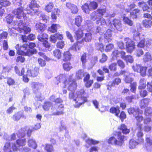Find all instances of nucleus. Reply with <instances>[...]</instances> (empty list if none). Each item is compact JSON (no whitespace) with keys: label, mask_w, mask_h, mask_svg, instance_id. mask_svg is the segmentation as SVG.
<instances>
[{"label":"nucleus","mask_w":152,"mask_h":152,"mask_svg":"<svg viewBox=\"0 0 152 152\" xmlns=\"http://www.w3.org/2000/svg\"><path fill=\"white\" fill-rule=\"evenodd\" d=\"M72 75H69L67 78L65 75H60L57 77V80L59 83L63 81L64 88H67L69 91H74L76 89L77 86L76 80L73 78Z\"/></svg>","instance_id":"obj_1"},{"label":"nucleus","mask_w":152,"mask_h":152,"mask_svg":"<svg viewBox=\"0 0 152 152\" xmlns=\"http://www.w3.org/2000/svg\"><path fill=\"white\" fill-rule=\"evenodd\" d=\"M127 112L129 115H133L136 119L137 122L136 129L139 130H142V124L140 122L144 119L142 115L143 111L138 107H131L127 109Z\"/></svg>","instance_id":"obj_2"},{"label":"nucleus","mask_w":152,"mask_h":152,"mask_svg":"<svg viewBox=\"0 0 152 152\" xmlns=\"http://www.w3.org/2000/svg\"><path fill=\"white\" fill-rule=\"evenodd\" d=\"M115 133L117 134V139L114 136H111L107 140V142L109 144L121 147L124 144L126 140V137L122 135L120 132L116 131Z\"/></svg>","instance_id":"obj_3"},{"label":"nucleus","mask_w":152,"mask_h":152,"mask_svg":"<svg viewBox=\"0 0 152 152\" xmlns=\"http://www.w3.org/2000/svg\"><path fill=\"white\" fill-rule=\"evenodd\" d=\"M98 4L96 1H91L89 3H86L81 7L82 10L85 13L89 14L90 11L95 10L98 7Z\"/></svg>","instance_id":"obj_4"},{"label":"nucleus","mask_w":152,"mask_h":152,"mask_svg":"<svg viewBox=\"0 0 152 152\" xmlns=\"http://www.w3.org/2000/svg\"><path fill=\"white\" fill-rule=\"evenodd\" d=\"M28 7L29 9L25 10L27 11V14L33 15L39 12V8L40 6L36 0H31L28 5Z\"/></svg>","instance_id":"obj_5"},{"label":"nucleus","mask_w":152,"mask_h":152,"mask_svg":"<svg viewBox=\"0 0 152 152\" xmlns=\"http://www.w3.org/2000/svg\"><path fill=\"white\" fill-rule=\"evenodd\" d=\"M19 147V139L16 140V142L14 143L11 146L10 143H6L4 147V150L5 152H12L17 151Z\"/></svg>","instance_id":"obj_6"},{"label":"nucleus","mask_w":152,"mask_h":152,"mask_svg":"<svg viewBox=\"0 0 152 152\" xmlns=\"http://www.w3.org/2000/svg\"><path fill=\"white\" fill-rule=\"evenodd\" d=\"M124 40L125 42L126 52L128 53H132L135 48L134 42L129 37L125 38Z\"/></svg>","instance_id":"obj_7"},{"label":"nucleus","mask_w":152,"mask_h":152,"mask_svg":"<svg viewBox=\"0 0 152 152\" xmlns=\"http://www.w3.org/2000/svg\"><path fill=\"white\" fill-rule=\"evenodd\" d=\"M91 19L94 21L97 20L96 23L97 24L100 23L101 25H102L106 24L104 19L100 18L96 11L93 12L90 15Z\"/></svg>","instance_id":"obj_8"},{"label":"nucleus","mask_w":152,"mask_h":152,"mask_svg":"<svg viewBox=\"0 0 152 152\" xmlns=\"http://www.w3.org/2000/svg\"><path fill=\"white\" fill-rule=\"evenodd\" d=\"M13 15L11 14H9L6 16V19L7 22L10 23L12 22L13 18L19 19V8L14 10L12 12Z\"/></svg>","instance_id":"obj_9"},{"label":"nucleus","mask_w":152,"mask_h":152,"mask_svg":"<svg viewBox=\"0 0 152 152\" xmlns=\"http://www.w3.org/2000/svg\"><path fill=\"white\" fill-rule=\"evenodd\" d=\"M121 82L120 78L118 77L115 78L112 81H110L107 85V90L111 91L112 87H114L115 85H118Z\"/></svg>","instance_id":"obj_10"},{"label":"nucleus","mask_w":152,"mask_h":152,"mask_svg":"<svg viewBox=\"0 0 152 152\" xmlns=\"http://www.w3.org/2000/svg\"><path fill=\"white\" fill-rule=\"evenodd\" d=\"M134 69L135 71L139 72L140 75L142 77H144L146 75L147 67L146 66L138 65Z\"/></svg>","instance_id":"obj_11"},{"label":"nucleus","mask_w":152,"mask_h":152,"mask_svg":"<svg viewBox=\"0 0 152 152\" xmlns=\"http://www.w3.org/2000/svg\"><path fill=\"white\" fill-rule=\"evenodd\" d=\"M50 41L53 43H55L57 40H62L64 39L62 34L59 33H56L55 34L51 35L50 37Z\"/></svg>","instance_id":"obj_12"},{"label":"nucleus","mask_w":152,"mask_h":152,"mask_svg":"<svg viewBox=\"0 0 152 152\" xmlns=\"http://www.w3.org/2000/svg\"><path fill=\"white\" fill-rule=\"evenodd\" d=\"M91 75L89 74H87L84 77L83 81L84 83L85 86L87 88L91 87L94 83L93 80H90Z\"/></svg>","instance_id":"obj_13"},{"label":"nucleus","mask_w":152,"mask_h":152,"mask_svg":"<svg viewBox=\"0 0 152 152\" xmlns=\"http://www.w3.org/2000/svg\"><path fill=\"white\" fill-rule=\"evenodd\" d=\"M25 129H21L20 133V147L24 146L26 144V139L24 138L26 135Z\"/></svg>","instance_id":"obj_14"},{"label":"nucleus","mask_w":152,"mask_h":152,"mask_svg":"<svg viewBox=\"0 0 152 152\" xmlns=\"http://www.w3.org/2000/svg\"><path fill=\"white\" fill-rule=\"evenodd\" d=\"M39 68L35 67L32 70L28 69L27 71V75L31 77H35L39 74Z\"/></svg>","instance_id":"obj_15"},{"label":"nucleus","mask_w":152,"mask_h":152,"mask_svg":"<svg viewBox=\"0 0 152 152\" xmlns=\"http://www.w3.org/2000/svg\"><path fill=\"white\" fill-rule=\"evenodd\" d=\"M47 25L40 22H37L35 25L36 30L39 33H42L47 28Z\"/></svg>","instance_id":"obj_16"},{"label":"nucleus","mask_w":152,"mask_h":152,"mask_svg":"<svg viewBox=\"0 0 152 152\" xmlns=\"http://www.w3.org/2000/svg\"><path fill=\"white\" fill-rule=\"evenodd\" d=\"M66 5L70 10L72 13L75 14L78 12V9L75 5L69 2H67L66 3Z\"/></svg>","instance_id":"obj_17"},{"label":"nucleus","mask_w":152,"mask_h":152,"mask_svg":"<svg viewBox=\"0 0 152 152\" xmlns=\"http://www.w3.org/2000/svg\"><path fill=\"white\" fill-rule=\"evenodd\" d=\"M64 104H61L59 105L56 110V112L52 114L53 115H60L64 114Z\"/></svg>","instance_id":"obj_18"},{"label":"nucleus","mask_w":152,"mask_h":152,"mask_svg":"<svg viewBox=\"0 0 152 152\" xmlns=\"http://www.w3.org/2000/svg\"><path fill=\"white\" fill-rule=\"evenodd\" d=\"M134 75L132 73H129L127 75H124V81L126 83H132L134 80Z\"/></svg>","instance_id":"obj_19"},{"label":"nucleus","mask_w":152,"mask_h":152,"mask_svg":"<svg viewBox=\"0 0 152 152\" xmlns=\"http://www.w3.org/2000/svg\"><path fill=\"white\" fill-rule=\"evenodd\" d=\"M87 74H89L87 72H85L82 69H79L76 72L75 77L78 80L82 79L83 77H84Z\"/></svg>","instance_id":"obj_20"},{"label":"nucleus","mask_w":152,"mask_h":152,"mask_svg":"<svg viewBox=\"0 0 152 152\" xmlns=\"http://www.w3.org/2000/svg\"><path fill=\"white\" fill-rule=\"evenodd\" d=\"M75 37L77 40H78L82 38L84 35L83 30L81 28H79L75 33Z\"/></svg>","instance_id":"obj_21"},{"label":"nucleus","mask_w":152,"mask_h":152,"mask_svg":"<svg viewBox=\"0 0 152 152\" xmlns=\"http://www.w3.org/2000/svg\"><path fill=\"white\" fill-rule=\"evenodd\" d=\"M59 28H60V26L58 24L53 23L48 28V31L53 33H56Z\"/></svg>","instance_id":"obj_22"},{"label":"nucleus","mask_w":152,"mask_h":152,"mask_svg":"<svg viewBox=\"0 0 152 152\" xmlns=\"http://www.w3.org/2000/svg\"><path fill=\"white\" fill-rule=\"evenodd\" d=\"M61 13V11L58 8H55L52 12L51 14V17L52 19L54 21H56L57 16H59Z\"/></svg>","instance_id":"obj_23"},{"label":"nucleus","mask_w":152,"mask_h":152,"mask_svg":"<svg viewBox=\"0 0 152 152\" xmlns=\"http://www.w3.org/2000/svg\"><path fill=\"white\" fill-rule=\"evenodd\" d=\"M118 129L121 131L122 133L125 134H128L130 132V130L128 129L124 124H121L118 128Z\"/></svg>","instance_id":"obj_24"},{"label":"nucleus","mask_w":152,"mask_h":152,"mask_svg":"<svg viewBox=\"0 0 152 152\" xmlns=\"http://www.w3.org/2000/svg\"><path fill=\"white\" fill-rule=\"evenodd\" d=\"M150 99L148 98H144L141 99L140 102V106L141 109H143L148 104Z\"/></svg>","instance_id":"obj_25"},{"label":"nucleus","mask_w":152,"mask_h":152,"mask_svg":"<svg viewBox=\"0 0 152 152\" xmlns=\"http://www.w3.org/2000/svg\"><path fill=\"white\" fill-rule=\"evenodd\" d=\"M110 112L114 114L116 116H118V115L120 113V109L119 107L117 106L116 107H112L109 110Z\"/></svg>","instance_id":"obj_26"},{"label":"nucleus","mask_w":152,"mask_h":152,"mask_svg":"<svg viewBox=\"0 0 152 152\" xmlns=\"http://www.w3.org/2000/svg\"><path fill=\"white\" fill-rule=\"evenodd\" d=\"M82 41H79L78 40L74 43L70 47L71 50H74L75 51L77 50H79L80 49L81 46L80 45V44H81Z\"/></svg>","instance_id":"obj_27"},{"label":"nucleus","mask_w":152,"mask_h":152,"mask_svg":"<svg viewBox=\"0 0 152 152\" xmlns=\"http://www.w3.org/2000/svg\"><path fill=\"white\" fill-rule=\"evenodd\" d=\"M102 70L99 69L97 70V72L100 75L103 76L104 73H109V71L106 66H104L102 67Z\"/></svg>","instance_id":"obj_28"},{"label":"nucleus","mask_w":152,"mask_h":152,"mask_svg":"<svg viewBox=\"0 0 152 152\" xmlns=\"http://www.w3.org/2000/svg\"><path fill=\"white\" fill-rule=\"evenodd\" d=\"M82 17L80 15L77 16L75 18V24L78 27H80L83 21Z\"/></svg>","instance_id":"obj_29"},{"label":"nucleus","mask_w":152,"mask_h":152,"mask_svg":"<svg viewBox=\"0 0 152 152\" xmlns=\"http://www.w3.org/2000/svg\"><path fill=\"white\" fill-rule=\"evenodd\" d=\"M72 55L69 51H65L63 54V60L64 61H69L71 59Z\"/></svg>","instance_id":"obj_30"},{"label":"nucleus","mask_w":152,"mask_h":152,"mask_svg":"<svg viewBox=\"0 0 152 152\" xmlns=\"http://www.w3.org/2000/svg\"><path fill=\"white\" fill-rule=\"evenodd\" d=\"M48 34L45 33H42L41 34L38 35L37 36V39L41 42L48 39Z\"/></svg>","instance_id":"obj_31"},{"label":"nucleus","mask_w":152,"mask_h":152,"mask_svg":"<svg viewBox=\"0 0 152 152\" xmlns=\"http://www.w3.org/2000/svg\"><path fill=\"white\" fill-rule=\"evenodd\" d=\"M54 7V5L53 2L49 3L45 6L44 9L48 12H52Z\"/></svg>","instance_id":"obj_32"},{"label":"nucleus","mask_w":152,"mask_h":152,"mask_svg":"<svg viewBox=\"0 0 152 152\" xmlns=\"http://www.w3.org/2000/svg\"><path fill=\"white\" fill-rule=\"evenodd\" d=\"M56 96L54 95H52L49 98V100L52 101L54 99L53 102L56 104H61L63 102V100L60 98H57L55 99Z\"/></svg>","instance_id":"obj_33"},{"label":"nucleus","mask_w":152,"mask_h":152,"mask_svg":"<svg viewBox=\"0 0 152 152\" xmlns=\"http://www.w3.org/2000/svg\"><path fill=\"white\" fill-rule=\"evenodd\" d=\"M146 86V82L144 78L141 79L140 80V85L138 86L139 90L145 89Z\"/></svg>","instance_id":"obj_34"},{"label":"nucleus","mask_w":152,"mask_h":152,"mask_svg":"<svg viewBox=\"0 0 152 152\" xmlns=\"http://www.w3.org/2000/svg\"><path fill=\"white\" fill-rule=\"evenodd\" d=\"M152 24V21L150 20L145 19L142 21V24L146 28H150Z\"/></svg>","instance_id":"obj_35"},{"label":"nucleus","mask_w":152,"mask_h":152,"mask_svg":"<svg viewBox=\"0 0 152 152\" xmlns=\"http://www.w3.org/2000/svg\"><path fill=\"white\" fill-rule=\"evenodd\" d=\"M152 58L150 53L149 52H146L143 58V60L144 62H149L152 60Z\"/></svg>","instance_id":"obj_36"},{"label":"nucleus","mask_w":152,"mask_h":152,"mask_svg":"<svg viewBox=\"0 0 152 152\" xmlns=\"http://www.w3.org/2000/svg\"><path fill=\"white\" fill-rule=\"evenodd\" d=\"M96 11L100 17L102 18V17L107 13V10L106 8H99L97 9Z\"/></svg>","instance_id":"obj_37"},{"label":"nucleus","mask_w":152,"mask_h":152,"mask_svg":"<svg viewBox=\"0 0 152 152\" xmlns=\"http://www.w3.org/2000/svg\"><path fill=\"white\" fill-rule=\"evenodd\" d=\"M140 12V10L138 9H134L130 13V15L133 19H136L137 17V14Z\"/></svg>","instance_id":"obj_38"},{"label":"nucleus","mask_w":152,"mask_h":152,"mask_svg":"<svg viewBox=\"0 0 152 152\" xmlns=\"http://www.w3.org/2000/svg\"><path fill=\"white\" fill-rule=\"evenodd\" d=\"M28 46L27 44H24L20 47V55L23 56L25 54V53L27 50Z\"/></svg>","instance_id":"obj_39"},{"label":"nucleus","mask_w":152,"mask_h":152,"mask_svg":"<svg viewBox=\"0 0 152 152\" xmlns=\"http://www.w3.org/2000/svg\"><path fill=\"white\" fill-rule=\"evenodd\" d=\"M92 39V34L91 32H88L85 34V37L82 39V41L84 40L86 42H89L91 41Z\"/></svg>","instance_id":"obj_40"},{"label":"nucleus","mask_w":152,"mask_h":152,"mask_svg":"<svg viewBox=\"0 0 152 152\" xmlns=\"http://www.w3.org/2000/svg\"><path fill=\"white\" fill-rule=\"evenodd\" d=\"M28 146L33 149H36L37 147V144L35 140L33 139H30L28 140Z\"/></svg>","instance_id":"obj_41"},{"label":"nucleus","mask_w":152,"mask_h":152,"mask_svg":"<svg viewBox=\"0 0 152 152\" xmlns=\"http://www.w3.org/2000/svg\"><path fill=\"white\" fill-rule=\"evenodd\" d=\"M22 4L20 2V18L21 19L22 18L24 20L26 19L27 16L26 13L23 12V8L21 6Z\"/></svg>","instance_id":"obj_42"},{"label":"nucleus","mask_w":152,"mask_h":152,"mask_svg":"<svg viewBox=\"0 0 152 152\" xmlns=\"http://www.w3.org/2000/svg\"><path fill=\"white\" fill-rule=\"evenodd\" d=\"M113 24L117 29L120 28L121 26V21L118 19H114L113 21Z\"/></svg>","instance_id":"obj_43"},{"label":"nucleus","mask_w":152,"mask_h":152,"mask_svg":"<svg viewBox=\"0 0 152 152\" xmlns=\"http://www.w3.org/2000/svg\"><path fill=\"white\" fill-rule=\"evenodd\" d=\"M54 56L57 59H60L61 58V51L60 50L56 49L53 51Z\"/></svg>","instance_id":"obj_44"},{"label":"nucleus","mask_w":152,"mask_h":152,"mask_svg":"<svg viewBox=\"0 0 152 152\" xmlns=\"http://www.w3.org/2000/svg\"><path fill=\"white\" fill-rule=\"evenodd\" d=\"M63 69L66 71H69L72 68L70 62H66L63 64Z\"/></svg>","instance_id":"obj_45"},{"label":"nucleus","mask_w":152,"mask_h":152,"mask_svg":"<svg viewBox=\"0 0 152 152\" xmlns=\"http://www.w3.org/2000/svg\"><path fill=\"white\" fill-rule=\"evenodd\" d=\"M80 60L82 63L83 66H85L86 64L87 61V54L86 53H84L81 56Z\"/></svg>","instance_id":"obj_46"},{"label":"nucleus","mask_w":152,"mask_h":152,"mask_svg":"<svg viewBox=\"0 0 152 152\" xmlns=\"http://www.w3.org/2000/svg\"><path fill=\"white\" fill-rule=\"evenodd\" d=\"M108 68L110 71L115 72L117 70V63L115 62L111 63L109 65Z\"/></svg>","instance_id":"obj_47"},{"label":"nucleus","mask_w":152,"mask_h":152,"mask_svg":"<svg viewBox=\"0 0 152 152\" xmlns=\"http://www.w3.org/2000/svg\"><path fill=\"white\" fill-rule=\"evenodd\" d=\"M80 98L83 101L82 102H80L79 103H78L77 102V104L74 105V107L75 108H79L82 104L88 102L87 97L81 96L80 97Z\"/></svg>","instance_id":"obj_48"},{"label":"nucleus","mask_w":152,"mask_h":152,"mask_svg":"<svg viewBox=\"0 0 152 152\" xmlns=\"http://www.w3.org/2000/svg\"><path fill=\"white\" fill-rule=\"evenodd\" d=\"M136 135L137 137L138 138V141H139V143L143 142L144 140L142 137L143 135V134L142 130H139V131L137 132Z\"/></svg>","instance_id":"obj_49"},{"label":"nucleus","mask_w":152,"mask_h":152,"mask_svg":"<svg viewBox=\"0 0 152 152\" xmlns=\"http://www.w3.org/2000/svg\"><path fill=\"white\" fill-rule=\"evenodd\" d=\"M140 143H139L138 141V142H137L134 140L133 139H131L129 142V147L131 149L134 148L137 145Z\"/></svg>","instance_id":"obj_50"},{"label":"nucleus","mask_w":152,"mask_h":152,"mask_svg":"<svg viewBox=\"0 0 152 152\" xmlns=\"http://www.w3.org/2000/svg\"><path fill=\"white\" fill-rule=\"evenodd\" d=\"M52 102L49 101H46L44 102L43 106V108L45 110L47 111L49 109L50 107L52 106Z\"/></svg>","instance_id":"obj_51"},{"label":"nucleus","mask_w":152,"mask_h":152,"mask_svg":"<svg viewBox=\"0 0 152 152\" xmlns=\"http://www.w3.org/2000/svg\"><path fill=\"white\" fill-rule=\"evenodd\" d=\"M142 36L144 37L141 39L140 42L138 43L137 46L138 47L143 48L145 46V39L144 37V35H143Z\"/></svg>","instance_id":"obj_52"},{"label":"nucleus","mask_w":152,"mask_h":152,"mask_svg":"<svg viewBox=\"0 0 152 152\" xmlns=\"http://www.w3.org/2000/svg\"><path fill=\"white\" fill-rule=\"evenodd\" d=\"M116 117L119 118L121 120L122 122H123L124 119H125L126 118V115L124 111H120V113L118 115V116Z\"/></svg>","instance_id":"obj_53"},{"label":"nucleus","mask_w":152,"mask_h":152,"mask_svg":"<svg viewBox=\"0 0 152 152\" xmlns=\"http://www.w3.org/2000/svg\"><path fill=\"white\" fill-rule=\"evenodd\" d=\"M124 22L126 24L130 26H132L133 25V22L132 20L129 19V18L124 16L123 18Z\"/></svg>","instance_id":"obj_54"},{"label":"nucleus","mask_w":152,"mask_h":152,"mask_svg":"<svg viewBox=\"0 0 152 152\" xmlns=\"http://www.w3.org/2000/svg\"><path fill=\"white\" fill-rule=\"evenodd\" d=\"M30 31V28L27 26H24L22 28H20V32H23L24 34H27Z\"/></svg>","instance_id":"obj_55"},{"label":"nucleus","mask_w":152,"mask_h":152,"mask_svg":"<svg viewBox=\"0 0 152 152\" xmlns=\"http://www.w3.org/2000/svg\"><path fill=\"white\" fill-rule=\"evenodd\" d=\"M139 90V94L141 97L144 98L148 95V91L144 89Z\"/></svg>","instance_id":"obj_56"},{"label":"nucleus","mask_w":152,"mask_h":152,"mask_svg":"<svg viewBox=\"0 0 152 152\" xmlns=\"http://www.w3.org/2000/svg\"><path fill=\"white\" fill-rule=\"evenodd\" d=\"M137 84L136 82H133L130 83V91L133 93H135L136 90Z\"/></svg>","instance_id":"obj_57"},{"label":"nucleus","mask_w":152,"mask_h":152,"mask_svg":"<svg viewBox=\"0 0 152 152\" xmlns=\"http://www.w3.org/2000/svg\"><path fill=\"white\" fill-rule=\"evenodd\" d=\"M144 113L146 116H151L152 114V109L149 107L146 108L144 110Z\"/></svg>","instance_id":"obj_58"},{"label":"nucleus","mask_w":152,"mask_h":152,"mask_svg":"<svg viewBox=\"0 0 152 152\" xmlns=\"http://www.w3.org/2000/svg\"><path fill=\"white\" fill-rule=\"evenodd\" d=\"M45 149L48 152H52L53 151V145L49 144H45Z\"/></svg>","instance_id":"obj_59"},{"label":"nucleus","mask_w":152,"mask_h":152,"mask_svg":"<svg viewBox=\"0 0 152 152\" xmlns=\"http://www.w3.org/2000/svg\"><path fill=\"white\" fill-rule=\"evenodd\" d=\"M147 90L149 93H151L152 96V80L151 82H148L146 83Z\"/></svg>","instance_id":"obj_60"},{"label":"nucleus","mask_w":152,"mask_h":152,"mask_svg":"<svg viewBox=\"0 0 152 152\" xmlns=\"http://www.w3.org/2000/svg\"><path fill=\"white\" fill-rule=\"evenodd\" d=\"M86 143L89 145H95L99 143V141L94 140L92 139H88L86 140Z\"/></svg>","instance_id":"obj_61"},{"label":"nucleus","mask_w":152,"mask_h":152,"mask_svg":"<svg viewBox=\"0 0 152 152\" xmlns=\"http://www.w3.org/2000/svg\"><path fill=\"white\" fill-rule=\"evenodd\" d=\"M117 64L121 69H123L125 67V65L124 62L121 59H118L117 61Z\"/></svg>","instance_id":"obj_62"},{"label":"nucleus","mask_w":152,"mask_h":152,"mask_svg":"<svg viewBox=\"0 0 152 152\" xmlns=\"http://www.w3.org/2000/svg\"><path fill=\"white\" fill-rule=\"evenodd\" d=\"M111 35L108 32H106L104 35V37L105 40L107 41L108 42H110L111 40Z\"/></svg>","instance_id":"obj_63"},{"label":"nucleus","mask_w":152,"mask_h":152,"mask_svg":"<svg viewBox=\"0 0 152 152\" xmlns=\"http://www.w3.org/2000/svg\"><path fill=\"white\" fill-rule=\"evenodd\" d=\"M56 45L57 48L62 49L65 45L64 42L62 40L59 41L57 43Z\"/></svg>","instance_id":"obj_64"}]
</instances>
